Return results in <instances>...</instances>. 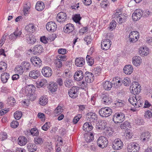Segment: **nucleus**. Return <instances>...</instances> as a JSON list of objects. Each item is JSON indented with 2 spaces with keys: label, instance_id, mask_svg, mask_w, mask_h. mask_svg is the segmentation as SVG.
Instances as JSON below:
<instances>
[{
  "label": "nucleus",
  "instance_id": "obj_39",
  "mask_svg": "<svg viewBox=\"0 0 152 152\" xmlns=\"http://www.w3.org/2000/svg\"><path fill=\"white\" fill-rule=\"evenodd\" d=\"M15 71L18 74L22 75L24 72V70L22 65L17 66L15 69Z\"/></svg>",
  "mask_w": 152,
  "mask_h": 152
},
{
  "label": "nucleus",
  "instance_id": "obj_41",
  "mask_svg": "<svg viewBox=\"0 0 152 152\" xmlns=\"http://www.w3.org/2000/svg\"><path fill=\"white\" fill-rule=\"evenodd\" d=\"M81 19L79 14H75L72 17V19L73 21L76 23L78 24L79 25L80 24V21Z\"/></svg>",
  "mask_w": 152,
  "mask_h": 152
},
{
  "label": "nucleus",
  "instance_id": "obj_50",
  "mask_svg": "<svg viewBox=\"0 0 152 152\" xmlns=\"http://www.w3.org/2000/svg\"><path fill=\"white\" fill-rule=\"evenodd\" d=\"M122 84L123 83L124 86H128L130 83V79L128 77L124 78L121 80Z\"/></svg>",
  "mask_w": 152,
  "mask_h": 152
},
{
  "label": "nucleus",
  "instance_id": "obj_15",
  "mask_svg": "<svg viewBox=\"0 0 152 152\" xmlns=\"http://www.w3.org/2000/svg\"><path fill=\"white\" fill-rule=\"evenodd\" d=\"M84 76L83 71L81 70H78L75 73L74 77L75 80L80 81L83 79Z\"/></svg>",
  "mask_w": 152,
  "mask_h": 152
},
{
  "label": "nucleus",
  "instance_id": "obj_48",
  "mask_svg": "<svg viewBox=\"0 0 152 152\" xmlns=\"http://www.w3.org/2000/svg\"><path fill=\"white\" fill-rule=\"evenodd\" d=\"M30 132L33 136H36L38 135L39 133L38 129L36 128L32 129L30 130Z\"/></svg>",
  "mask_w": 152,
  "mask_h": 152
},
{
  "label": "nucleus",
  "instance_id": "obj_12",
  "mask_svg": "<svg viewBox=\"0 0 152 152\" xmlns=\"http://www.w3.org/2000/svg\"><path fill=\"white\" fill-rule=\"evenodd\" d=\"M151 136L150 133L147 131L142 133L140 137V140L144 143H147Z\"/></svg>",
  "mask_w": 152,
  "mask_h": 152
},
{
  "label": "nucleus",
  "instance_id": "obj_51",
  "mask_svg": "<svg viewBox=\"0 0 152 152\" xmlns=\"http://www.w3.org/2000/svg\"><path fill=\"white\" fill-rule=\"evenodd\" d=\"M140 87V85L137 82H134L132 83V84L131 85L130 87V89L132 90L138 87Z\"/></svg>",
  "mask_w": 152,
  "mask_h": 152
},
{
  "label": "nucleus",
  "instance_id": "obj_40",
  "mask_svg": "<svg viewBox=\"0 0 152 152\" xmlns=\"http://www.w3.org/2000/svg\"><path fill=\"white\" fill-rule=\"evenodd\" d=\"M102 101L103 102V104H108L111 103V102H112V100L111 98H108L106 96L104 95Z\"/></svg>",
  "mask_w": 152,
  "mask_h": 152
},
{
  "label": "nucleus",
  "instance_id": "obj_18",
  "mask_svg": "<svg viewBox=\"0 0 152 152\" xmlns=\"http://www.w3.org/2000/svg\"><path fill=\"white\" fill-rule=\"evenodd\" d=\"M36 27L32 23H29L26 25L25 27L26 31L31 33H34L36 31Z\"/></svg>",
  "mask_w": 152,
  "mask_h": 152
},
{
  "label": "nucleus",
  "instance_id": "obj_44",
  "mask_svg": "<svg viewBox=\"0 0 152 152\" xmlns=\"http://www.w3.org/2000/svg\"><path fill=\"white\" fill-rule=\"evenodd\" d=\"M47 83V81L45 79H42L39 82V83L37 84V87L39 88L43 87L46 86Z\"/></svg>",
  "mask_w": 152,
  "mask_h": 152
},
{
  "label": "nucleus",
  "instance_id": "obj_54",
  "mask_svg": "<svg viewBox=\"0 0 152 152\" xmlns=\"http://www.w3.org/2000/svg\"><path fill=\"white\" fill-rule=\"evenodd\" d=\"M7 104H13L15 103V99L12 97H9L7 99Z\"/></svg>",
  "mask_w": 152,
  "mask_h": 152
},
{
  "label": "nucleus",
  "instance_id": "obj_1",
  "mask_svg": "<svg viewBox=\"0 0 152 152\" xmlns=\"http://www.w3.org/2000/svg\"><path fill=\"white\" fill-rule=\"evenodd\" d=\"M97 144L98 146L102 148L106 147L108 144L107 139L104 137H99L97 140Z\"/></svg>",
  "mask_w": 152,
  "mask_h": 152
},
{
  "label": "nucleus",
  "instance_id": "obj_21",
  "mask_svg": "<svg viewBox=\"0 0 152 152\" xmlns=\"http://www.w3.org/2000/svg\"><path fill=\"white\" fill-rule=\"evenodd\" d=\"M18 143L20 146L26 145L27 142V139L25 136H21L19 137L18 140Z\"/></svg>",
  "mask_w": 152,
  "mask_h": 152
},
{
  "label": "nucleus",
  "instance_id": "obj_3",
  "mask_svg": "<svg viewBox=\"0 0 152 152\" xmlns=\"http://www.w3.org/2000/svg\"><path fill=\"white\" fill-rule=\"evenodd\" d=\"M112 113V109L109 107H105L100 109L99 111L100 115L102 117L110 116Z\"/></svg>",
  "mask_w": 152,
  "mask_h": 152
},
{
  "label": "nucleus",
  "instance_id": "obj_55",
  "mask_svg": "<svg viewBox=\"0 0 152 152\" xmlns=\"http://www.w3.org/2000/svg\"><path fill=\"white\" fill-rule=\"evenodd\" d=\"M7 137V135L6 132H1L0 133V139L1 140H4Z\"/></svg>",
  "mask_w": 152,
  "mask_h": 152
},
{
  "label": "nucleus",
  "instance_id": "obj_8",
  "mask_svg": "<svg viewBox=\"0 0 152 152\" xmlns=\"http://www.w3.org/2000/svg\"><path fill=\"white\" fill-rule=\"evenodd\" d=\"M79 88L77 86H73L68 91V94L70 97L73 98H75L77 96V92Z\"/></svg>",
  "mask_w": 152,
  "mask_h": 152
},
{
  "label": "nucleus",
  "instance_id": "obj_4",
  "mask_svg": "<svg viewBox=\"0 0 152 152\" xmlns=\"http://www.w3.org/2000/svg\"><path fill=\"white\" fill-rule=\"evenodd\" d=\"M139 149L138 144L134 142L130 143L127 147L129 152H138L139 150Z\"/></svg>",
  "mask_w": 152,
  "mask_h": 152
},
{
  "label": "nucleus",
  "instance_id": "obj_47",
  "mask_svg": "<svg viewBox=\"0 0 152 152\" xmlns=\"http://www.w3.org/2000/svg\"><path fill=\"white\" fill-rule=\"evenodd\" d=\"M48 102V99L46 96H42L39 99V103L40 104H46Z\"/></svg>",
  "mask_w": 152,
  "mask_h": 152
},
{
  "label": "nucleus",
  "instance_id": "obj_58",
  "mask_svg": "<svg viewBox=\"0 0 152 152\" xmlns=\"http://www.w3.org/2000/svg\"><path fill=\"white\" fill-rule=\"evenodd\" d=\"M63 110L62 107L59 105L54 110V112L56 114H58L59 113H61L62 112Z\"/></svg>",
  "mask_w": 152,
  "mask_h": 152
},
{
  "label": "nucleus",
  "instance_id": "obj_59",
  "mask_svg": "<svg viewBox=\"0 0 152 152\" xmlns=\"http://www.w3.org/2000/svg\"><path fill=\"white\" fill-rule=\"evenodd\" d=\"M101 46L102 48L104 50H106L109 49L110 46H108L107 44H105L102 42H101Z\"/></svg>",
  "mask_w": 152,
  "mask_h": 152
},
{
  "label": "nucleus",
  "instance_id": "obj_27",
  "mask_svg": "<svg viewBox=\"0 0 152 152\" xmlns=\"http://www.w3.org/2000/svg\"><path fill=\"white\" fill-rule=\"evenodd\" d=\"M26 40L28 43L33 44L36 41V39L35 36L32 35H26Z\"/></svg>",
  "mask_w": 152,
  "mask_h": 152
},
{
  "label": "nucleus",
  "instance_id": "obj_20",
  "mask_svg": "<svg viewBox=\"0 0 152 152\" xmlns=\"http://www.w3.org/2000/svg\"><path fill=\"white\" fill-rule=\"evenodd\" d=\"M21 34L22 32L20 31H15L9 36V39L11 40L14 41L18 37H20Z\"/></svg>",
  "mask_w": 152,
  "mask_h": 152
},
{
  "label": "nucleus",
  "instance_id": "obj_7",
  "mask_svg": "<svg viewBox=\"0 0 152 152\" xmlns=\"http://www.w3.org/2000/svg\"><path fill=\"white\" fill-rule=\"evenodd\" d=\"M86 119L88 121L90 122L91 123L94 122L96 121L97 116L95 113L90 112L86 114Z\"/></svg>",
  "mask_w": 152,
  "mask_h": 152
},
{
  "label": "nucleus",
  "instance_id": "obj_45",
  "mask_svg": "<svg viewBox=\"0 0 152 152\" xmlns=\"http://www.w3.org/2000/svg\"><path fill=\"white\" fill-rule=\"evenodd\" d=\"M21 65L22 66L23 68H24V70H28L31 68L30 63L28 62H23L21 63Z\"/></svg>",
  "mask_w": 152,
  "mask_h": 152
},
{
  "label": "nucleus",
  "instance_id": "obj_17",
  "mask_svg": "<svg viewBox=\"0 0 152 152\" xmlns=\"http://www.w3.org/2000/svg\"><path fill=\"white\" fill-rule=\"evenodd\" d=\"M64 32L69 34L74 30V26L73 24L70 23L66 24L64 28Z\"/></svg>",
  "mask_w": 152,
  "mask_h": 152
},
{
  "label": "nucleus",
  "instance_id": "obj_31",
  "mask_svg": "<svg viewBox=\"0 0 152 152\" xmlns=\"http://www.w3.org/2000/svg\"><path fill=\"white\" fill-rule=\"evenodd\" d=\"M33 50L35 54L37 53H40L43 52V48L42 45H37L35 46L33 49Z\"/></svg>",
  "mask_w": 152,
  "mask_h": 152
},
{
  "label": "nucleus",
  "instance_id": "obj_35",
  "mask_svg": "<svg viewBox=\"0 0 152 152\" xmlns=\"http://www.w3.org/2000/svg\"><path fill=\"white\" fill-rule=\"evenodd\" d=\"M27 148L29 152H33L37 150V147L35 144L29 143L27 145Z\"/></svg>",
  "mask_w": 152,
  "mask_h": 152
},
{
  "label": "nucleus",
  "instance_id": "obj_32",
  "mask_svg": "<svg viewBox=\"0 0 152 152\" xmlns=\"http://www.w3.org/2000/svg\"><path fill=\"white\" fill-rule=\"evenodd\" d=\"M93 127L92 126L91 123L86 122L83 125V129L86 132L91 131L93 129Z\"/></svg>",
  "mask_w": 152,
  "mask_h": 152
},
{
  "label": "nucleus",
  "instance_id": "obj_63",
  "mask_svg": "<svg viewBox=\"0 0 152 152\" xmlns=\"http://www.w3.org/2000/svg\"><path fill=\"white\" fill-rule=\"evenodd\" d=\"M143 120L141 119H139L137 118H135V123L137 125H140L143 124Z\"/></svg>",
  "mask_w": 152,
  "mask_h": 152
},
{
  "label": "nucleus",
  "instance_id": "obj_26",
  "mask_svg": "<svg viewBox=\"0 0 152 152\" xmlns=\"http://www.w3.org/2000/svg\"><path fill=\"white\" fill-rule=\"evenodd\" d=\"M35 87L33 85H29L27 86L25 88V94L26 95L33 93V91L34 90Z\"/></svg>",
  "mask_w": 152,
  "mask_h": 152
},
{
  "label": "nucleus",
  "instance_id": "obj_28",
  "mask_svg": "<svg viewBox=\"0 0 152 152\" xmlns=\"http://www.w3.org/2000/svg\"><path fill=\"white\" fill-rule=\"evenodd\" d=\"M142 63V59L139 56L134 57L132 58V63L136 66L140 65Z\"/></svg>",
  "mask_w": 152,
  "mask_h": 152
},
{
  "label": "nucleus",
  "instance_id": "obj_23",
  "mask_svg": "<svg viewBox=\"0 0 152 152\" xmlns=\"http://www.w3.org/2000/svg\"><path fill=\"white\" fill-rule=\"evenodd\" d=\"M84 138L85 142H90L94 140V134L90 132L87 133L85 134Z\"/></svg>",
  "mask_w": 152,
  "mask_h": 152
},
{
  "label": "nucleus",
  "instance_id": "obj_29",
  "mask_svg": "<svg viewBox=\"0 0 152 152\" xmlns=\"http://www.w3.org/2000/svg\"><path fill=\"white\" fill-rule=\"evenodd\" d=\"M148 49L147 47H141L140 48L139 53L141 56H147L148 53Z\"/></svg>",
  "mask_w": 152,
  "mask_h": 152
},
{
  "label": "nucleus",
  "instance_id": "obj_25",
  "mask_svg": "<svg viewBox=\"0 0 152 152\" xmlns=\"http://www.w3.org/2000/svg\"><path fill=\"white\" fill-rule=\"evenodd\" d=\"M28 96L27 99L25 100V101L23 102V103L26 104H30V101H32L34 100L36 98L35 95L33 94V92L29 94L28 95H26Z\"/></svg>",
  "mask_w": 152,
  "mask_h": 152
},
{
  "label": "nucleus",
  "instance_id": "obj_62",
  "mask_svg": "<svg viewBox=\"0 0 152 152\" xmlns=\"http://www.w3.org/2000/svg\"><path fill=\"white\" fill-rule=\"evenodd\" d=\"M145 117L148 119H149L152 117V113L149 110L146 111L145 114Z\"/></svg>",
  "mask_w": 152,
  "mask_h": 152
},
{
  "label": "nucleus",
  "instance_id": "obj_64",
  "mask_svg": "<svg viewBox=\"0 0 152 152\" xmlns=\"http://www.w3.org/2000/svg\"><path fill=\"white\" fill-rule=\"evenodd\" d=\"M58 60L59 61H65L66 60V58L65 56L58 55L57 56Z\"/></svg>",
  "mask_w": 152,
  "mask_h": 152
},
{
  "label": "nucleus",
  "instance_id": "obj_11",
  "mask_svg": "<svg viewBox=\"0 0 152 152\" xmlns=\"http://www.w3.org/2000/svg\"><path fill=\"white\" fill-rule=\"evenodd\" d=\"M41 72L43 76L46 77H50L52 73V69L50 67L48 66L44 67L42 69Z\"/></svg>",
  "mask_w": 152,
  "mask_h": 152
},
{
  "label": "nucleus",
  "instance_id": "obj_34",
  "mask_svg": "<svg viewBox=\"0 0 152 152\" xmlns=\"http://www.w3.org/2000/svg\"><path fill=\"white\" fill-rule=\"evenodd\" d=\"M10 78V75L8 73L4 72L1 74V79L2 82L5 83L7 82Z\"/></svg>",
  "mask_w": 152,
  "mask_h": 152
},
{
  "label": "nucleus",
  "instance_id": "obj_10",
  "mask_svg": "<svg viewBox=\"0 0 152 152\" xmlns=\"http://www.w3.org/2000/svg\"><path fill=\"white\" fill-rule=\"evenodd\" d=\"M46 28L48 31L53 32L56 29V24L52 21L49 22L47 23L46 25Z\"/></svg>",
  "mask_w": 152,
  "mask_h": 152
},
{
  "label": "nucleus",
  "instance_id": "obj_2",
  "mask_svg": "<svg viewBox=\"0 0 152 152\" xmlns=\"http://www.w3.org/2000/svg\"><path fill=\"white\" fill-rule=\"evenodd\" d=\"M125 119L124 114L121 113H116L114 115L113 118V121L116 124L122 122Z\"/></svg>",
  "mask_w": 152,
  "mask_h": 152
},
{
  "label": "nucleus",
  "instance_id": "obj_38",
  "mask_svg": "<svg viewBox=\"0 0 152 152\" xmlns=\"http://www.w3.org/2000/svg\"><path fill=\"white\" fill-rule=\"evenodd\" d=\"M112 86V84L109 81H106L103 84L104 88L105 90H110Z\"/></svg>",
  "mask_w": 152,
  "mask_h": 152
},
{
  "label": "nucleus",
  "instance_id": "obj_16",
  "mask_svg": "<svg viewBox=\"0 0 152 152\" xmlns=\"http://www.w3.org/2000/svg\"><path fill=\"white\" fill-rule=\"evenodd\" d=\"M31 61L35 66H40L42 65V61L37 56H34L31 58Z\"/></svg>",
  "mask_w": 152,
  "mask_h": 152
},
{
  "label": "nucleus",
  "instance_id": "obj_60",
  "mask_svg": "<svg viewBox=\"0 0 152 152\" xmlns=\"http://www.w3.org/2000/svg\"><path fill=\"white\" fill-rule=\"evenodd\" d=\"M116 22L115 20H112L110 24V29L112 30L116 26Z\"/></svg>",
  "mask_w": 152,
  "mask_h": 152
},
{
  "label": "nucleus",
  "instance_id": "obj_52",
  "mask_svg": "<svg viewBox=\"0 0 152 152\" xmlns=\"http://www.w3.org/2000/svg\"><path fill=\"white\" fill-rule=\"evenodd\" d=\"M50 127V122H47L42 127V129L44 131H47Z\"/></svg>",
  "mask_w": 152,
  "mask_h": 152
},
{
  "label": "nucleus",
  "instance_id": "obj_5",
  "mask_svg": "<svg viewBox=\"0 0 152 152\" xmlns=\"http://www.w3.org/2000/svg\"><path fill=\"white\" fill-rule=\"evenodd\" d=\"M139 37V33L137 31H132L130 33L129 35V41L133 43L137 42Z\"/></svg>",
  "mask_w": 152,
  "mask_h": 152
},
{
  "label": "nucleus",
  "instance_id": "obj_13",
  "mask_svg": "<svg viewBox=\"0 0 152 152\" xmlns=\"http://www.w3.org/2000/svg\"><path fill=\"white\" fill-rule=\"evenodd\" d=\"M67 19L66 14L63 12H60L58 13L57 16L56 20L60 23H63Z\"/></svg>",
  "mask_w": 152,
  "mask_h": 152
},
{
  "label": "nucleus",
  "instance_id": "obj_49",
  "mask_svg": "<svg viewBox=\"0 0 152 152\" xmlns=\"http://www.w3.org/2000/svg\"><path fill=\"white\" fill-rule=\"evenodd\" d=\"M22 115L21 111H16L14 114V117L17 120H18L21 118Z\"/></svg>",
  "mask_w": 152,
  "mask_h": 152
},
{
  "label": "nucleus",
  "instance_id": "obj_33",
  "mask_svg": "<svg viewBox=\"0 0 152 152\" xmlns=\"http://www.w3.org/2000/svg\"><path fill=\"white\" fill-rule=\"evenodd\" d=\"M113 83L116 87H118L122 85L121 79L118 77H114L113 80Z\"/></svg>",
  "mask_w": 152,
  "mask_h": 152
},
{
  "label": "nucleus",
  "instance_id": "obj_42",
  "mask_svg": "<svg viewBox=\"0 0 152 152\" xmlns=\"http://www.w3.org/2000/svg\"><path fill=\"white\" fill-rule=\"evenodd\" d=\"M34 142L36 144L41 145L43 143V140L39 136H37L34 140Z\"/></svg>",
  "mask_w": 152,
  "mask_h": 152
},
{
  "label": "nucleus",
  "instance_id": "obj_14",
  "mask_svg": "<svg viewBox=\"0 0 152 152\" xmlns=\"http://www.w3.org/2000/svg\"><path fill=\"white\" fill-rule=\"evenodd\" d=\"M85 81L88 83L92 82L94 79L93 74L91 72H86L84 74Z\"/></svg>",
  "mask_w": 152,
  "mask_h": 152
},
{
  "label": "nucleus",
  "instance_id": "obj_22",
  "mask_svg": "<svg viewBox=\"0 0 152 152\" xmlns=\"http://www.w3.org/2000/svg\"><path fill=\"white\" fill-rule=\"evenodd\" d=\"M48 88L49 90L51 92H55L58 88L57 84L56 83L50 82L49 84Z\"/></svg>",
  "mask_w": 152,
  "mask_h": 152
},
{
  "label": "nucleus",
  "instance_id": "obj_61",
  "mask_svg": "<svg viewBox=\"0 0 152 152\" xmlns=\"http://www.w3.org/2000/svg\"><path fill=\"white\" fill-rule=\"evenodd\" d=\"M18 122L17 121H13L10 124L11 127L12 128H16L18 126Z\"/></svg>",
  "mask_w": 152,
  "mask_h": 152
},
{
  "label": "nucleus",
  "instance_id": "obj_46",
  "mask_svg": "<svg viewBox=\"0 0 152 152\" xmlns=\"http://www.w3.org/2000/svg\"><path fill=\"white\" fill-rule=\"evenodd\" d=\"M7 68L6 64L4 61L0 62V70L1 72L5 71Z\"/></svg>",
  "mask_w": 152,
  "mask_h": 152
},
{
  "label": "nucleus",
  "instance_id": "obj_24",
  "mask_svg": "<svg viewBox=\"0 0 152 152\" xmlns=\"http://www.w3.org/2000/svg\"><path fill=\"white\" fill-rule=\"evenodd\" d=\"M40 75V72L37 70H33L31 71L29 73V76L34 79H37Z\"/></svg>",
  "mask_w": 152,
  "mask_h": 152
},
{
  "label": "nucleus",
  "instance_id": "obj_43",
  "mask_svg": "<svg viewBox=\"0 0 152 152\" xmlns=\"http://www.w3.org/2000/svg\"><path fill=\"white\" fill-rule=\"evenodd\" d=\"M120 128L122 129H128V127H131V125L130 123L128 121L124 122L122 124H121L120 126Z\"/></svg>",
  "mask_w": 152,
  "mask_h": 152
},
{
  "label": "nucleus",
  "instance_id": "obj_37",
  "mask_svg": "<svg viewBox=\"0 0 152 152\" xmlns=\"http://www.w3.org/2000/svg\"><path fill=\"white\" fill-rule=\"evenodd\" d=\"M64 84L66 87L69 88L73 86V82L71 78H67L64 82Z\"/></svg>",
  "mask_w": 152,
  "mask_h": 152
},
{
  "label": "nucleus",
  "instance_id": "obj_19",
  "mask_svg": "<svg viewBox=\"0 0 152 152\" xmlns=\"http://www.w3.org/2000/svg\"><path fill=\"white\" fill-rule=\"evenodd\" d=\"M85 58L82 57L76 58L75 59V63L77 66L80 67L84 64Z\"/></svg>",
  "mask_w": 152,
  "mask_h": 152
},
{
  "label": "nucleus",
  "instance_id": "obj_53",
  "mask_svg": "<svg viewBox=\"0 0 152 152\" xmlns=\"http://www.w3.org/2000/svg\"><path fill=\"white\" fill-rule=\"evenodd\" d=\"M114 132L112 131L110 128H108L105 131V134L107 137L111 136L113 135Z\"/></svg>",
  "mask_w": 152,
  "mask_h": 152
},
{
  "label": "nucleus",
  "instance_id": "obj_57",
  "mask_svg": "<svg viewBox=\"0 0 152 152\" xmlns=\"http://www.w3.org/2000/svg\"><path fill=\"white\" fill-rule=\"evenodd\" d=\"M98 129H100L101 130L104 129L106 127V124L105 123H104V122H102L99 123L98 126Z\"/></svg>",
  "mask_w": 152,
  "mask_h": 152
},
{
  "label": "nucleus",
  "instance_id": "obj_6",
  "mask_svg": "<svg viewBox=\"0 0 152 152\" xmlns=\"http://www.w3.org/2000/svg\"><path fill=\"white\" fill-rule=\"evenodd\" d=\"M112 144L113 148L116 150L121 149L123 146V143L119 138L115 139Z\"/></svg>",
  "mask_w": 152,
  "mask_h": 152
},
{
  "label": "nucleus",
  "instance_id": "obj_36",
  "mask_svg": "<svg viewBox=\"0 0 152 152\" xmlns=\"http://www.w3.org/2000/svg\"><path fill=\"white\" fill-rule=\"evenodd\" d=\"M45 7L44 3L42 1H38L36 5V9L38 11L43 10Z\"/></svg>",
  "mask_w": 152,
  "mask_h": 152
},
{
  "label": "nucleus",
  "instance_id": "obj_56",
  "mask_svg": "<svg viewBox=\"0 0 152 152\" xmlns=\"http://www.w3.org/2000/svg\"><path fill=\"white\" fill-rule=\"evenodd\" d=\"M81 114H78L75 116L73 120V122L74 124H76L78 122L79 119L82 117Z\"/></svg>",
  "mask_w": 152,
  "mask_h": 152
},
{
  "label": "nucleus",
  "instance_id": "obj_30",
  "mask_svg": "<svg viewBox=\"0 0 152 152\" xmlns=\"http://www.w3.org/2000/svg\"><path fill=\"white\" fill-rule=\"evenodd\" d=\"M124 72L126 74L130 75L133 72V68L132 65H127L124 66Z\"/></svg>",
  "mask_w": 152,
  "mask_h": 152
},
{
  "label": "nucleus",
  "instance_id": "obj_9",
  "mask_svg": "<svg viewBox=\"0 0 152 152\" xmlns=\"http://www.w3.org/2000/svg\"><path fill=\"white\" fill-rule=\"evenodd\" d=\"M142 11L140 9L136 10L132 15V18L134 21L140 19L143 15Z\"/></svg>",
  "mask_w": 152,
  "mask_h": 152
}]
</instances>
